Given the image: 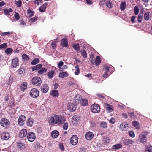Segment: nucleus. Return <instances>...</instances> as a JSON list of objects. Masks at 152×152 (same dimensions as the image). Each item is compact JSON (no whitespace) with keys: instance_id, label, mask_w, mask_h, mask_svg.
Listing matches in <instances>:
<instances>
[{"instance_id":"obj_1","label":"nucleus","mask_w":152,"mask_h":152,"mask_svg":"<svg viewBox=\"0 0 152 152\" xmlns=\"http://www.w3.org/2000/svg\"><path fill=\"white\" fill-rule=\"evenodd\" d=\"M65 121V118L64 117L55 115H52L49 119V123L51 125L57 123L58 124H61Z\"/></svg>"},{"instance_id":"obj_2","label":"nucleus","mask_w":152,"mask_h":152,"mask_svg":"<svg viewBox=\"0 0 152 152\" xmlns=\"http://www.w3.org/2000/svg\"><path fill=\"white\" fill-rule=\"evenodd\" d=\"M91 109L92 112L95 113H99L100 110V107L97 104H94L91 106Z\"/></svg>"},{"instance_id":"obj_3","label":"nucleus","mask_w":152,"mask_h":152,"mask_svg":"<svg viewBox=\"0 0 152 152\" xmlns=\"http://www.w3.org/2000/svg\"><path fill=\"white\" fill-rule=\"evenodd\" d=\"M30 96L32 97L35 98L39 95V92L38 90L35 88H33L30 92Z\"/></svg>"},{"instance_id":"obj_4","label":"nucleus","mask_w":152,"mask_h":152,"mask_svg":"<svg viewBox=\"0 0 152 152\" xmlns=\"http://www.w3.org/2000/svg\"><path fill=\"white\" fill-rule=\"evenodd\" d=\"M32 83L33 85L39 86L42 83V80L40 78L38 77H35L32 80Z\"/></svg>"},{"instance_id":"obj_5","label":"nucleus","mask_w":152,"mask_h":152,"mask_svg":"<svg viewBox=\"0 0 152 152\" xmlns=\"http://www.w3.org/2000/svg\"><path fill=\"white\" fill-rule=\"evenodd\" d=\"M146 135H144L142 133V134H140L139 135L138 140L141 142L145 143L146 141V136L148 133V132H146Z\"/></svg>"},{"instance_id":"obj_6","label":"nucleus","mask_w":152,"mask_h":152,"mask_svg":"<svg viewBox=\"0 0 152 152\" xmlns=\"http://www.w3.org/2000/svg\"><path fill=\"white\" fill-rule=\"evenodd\" d=\"M27 137L29 141L31 142H33L36 138L35 134L32 132H29L28 134Z\"/></svg>"},{"instance_id":"obj_7","label":"nucleus","mask_w":152,"mask_h":152,"mask_svg":"<svg viewBox=\"0 0 152 152\" xmlns=\"http://www.w3.org/2000/svg\"><path fill=\"white\" fill-rule=\"evenodd\" d=\"M10 124V122L7 119L3 118L1 120L0 124L3 127H6L9 125Z\"/></svg>"},{"instance_id":"obj_8","label":"nucleus","mask_w":152,"mask_h":152,"mask_svg":"<svg viewBox=\"0 0 152 152\" xmlns=\"http://www.w3.org/2000/svg\"><path fill=\"white\" fill-rule=\"evenodd\" d=\"M78 138L76 135L72 136L71 138L70 142L73 145H76L78 142Z\"/></svg>"},{"instance_id":"obj_9","label":"nucleus","mask_w":152,"mask_h":152,"mask_svg":"<svg viewBox=\"0 0 152 152\" xmlns=\"http://www.w3.org/2000/svg\"><path fill=\"white\" fill-rule=\"evenodd\" d=\"M26 120V117L24 115L20 116L18 120V124L20 126L23 125L24 124V122Z\"/></svg>"},{"instance_id":"obj_10","label":"nucleus","mask_w":152,"mask_h":152,"mask_svg":"<svg viewBox=\"0 0 152 152\" xmlns=\"http://www.w3.org/2000/svg\"><path fill=\"white\" fill-rule=\"evenodd\" d=\"M19 64V60L18 58H15L12 60L11 65L14 68H16Z\"/></svg>"},{"instance_id":"obj_11","label":"nucleus","mask_w":152,"mask_h":152,"mask_svg":"<svg viewBox=\"0 0 152 152\" xmlns=\"http://www.w3.org/2000/svg\"><path fill=\"white\" fill-rule=\"evenodd\" d=\"M77 107L76 104L70 103L68 106V110L71 112H74L76 110Z\"/></svg>"},{"instance_id":"obj_12","label":"nucleus","mask_w":152,"mask_h":152,"mask_svg":"<svg viewBox=\"0 0 152 152\" xmlns=\"http://www.w3.org/2000/svg\"><path fill=\"white\" fill-rule=\"evenodd\" d=\"M103 70L104 71V72L103 75V77L106 78L109 76V74L108 73L109 70V68L107 65H105L104 66Z\"/></svg>"},{"instance_id":"obj_13","label":"nucleus","mask_w":152,"mask_h":152,"mask_svg":"<svg viewBox=\"0 0 152 152\" xmlns=\"http://www.w3.org/2000/svg\"><path fill=\"white\" fill-rule=\"evenodd\" d=\"M120 128L122 131H126L128 128V124L126 123H122L120 124Z\"/></svg>"},{"instance_id":"obj_14","label":"nucleus","mask_w":152,"mask_h":152,"mask_svg":"<svg viewBox=\"0 0 152 152\" xmlns=\"http://www.w3.org/2000/svg\"><path fill=\"white\" fill-rule=\"evenodd\" d=\"M94 137L93 133L91 132H87L85 135L86 138L88 140H91Z\"/></svg>"},{"instance_id":"obj_15","label":"nucleus","mask_w":152,"mask_h":152,"mask_svg":"<svg viewBox=\"0 0 152 152\" xmlns=\"http://www.w3.org/2000/svg\"><path fill=\"white\" fill-rule=\"evenodd\" d=\"M27 134V130L26 129H23L21 130L20 132L19 136L20 138H22L26 136Z\"/></svg>"},{"instance_id":"obj_16","label":"nucleus","mask_w":152,"mask_h":152,"mask_svg":"<svg viewBox=\"0 0 152 152\" xmlns=\"http://www.w3.org/2000/svg\"><path fill=\"white\" fill-rule=\"evenodd\" d=\"M50 94L53 97L55 98L59 96V93L58 91L57 90H52L51 91Z\"/></svg>"},{"instance_id":"obj_17","label":"nucleus","mask_w":152,"mask_h":152,"mask_svg":"<svg viewBox=\"0 0 152 152\" xmlns=\"http://www.w3.org/2000/svg\"><path fill=\"white\" fill-rule=\"evenodd\" d=\"M82 99L81 95H77L75 96L74 99V101L76 103H80Z\"/></svg>"},{"instance_id":"obj_18","label":"nucleus","mask_w":152,"mask_h":152,"mask_svg":"<svg viewBox=\"0 0 152 152\" xmlns=\"http://www.w3.org/2000/svg\"><path fill=\"white\" fill-rule=\"evenodd\" d=\"M10 135L9 133L8 132H4L1 134V137L2 139L7 140L9 138Z\"/></svg>"},{"instance_id":"obj_19","label":"nucleus","mask_w":152,"mask_h":152,"mask_svg":"<svg viewBox=\"0 0 152 152\" xmlns=\"http://www.w3.org/2000/svg\"><path fill=\"white\" fill-rule=\"evenodd\" d=\"M123 141L125 144L129 145H132L134 142V141L128 139H125Z\"/></svg>"},{"instance_id":"obj_20","label":"nucleus","mask_w":152,"mask_h":152,"mask_svg":"<svg viewBox=\"0 0 152 152\" xmlns=\"http://www.w3.org/2000/svg\"><path fill=\"white\" fill-rule=\"evenodd\" d=\"M104 106L106 107V109L107 112L110 113L113 110L112 108V106L111 105L107 103H105Z\"/></svg>"},{"instance_id":"obj_21","label":"nucleus","mask_w":152,"mask_h":152,"mask_svg":"<svg viewBox=\"0 0 152 152\" xmlns=\"http://www.w3.org/2000/svg\"><path fill=\"white\" fill-rule=\"evenodd\" d=\"M41 90L43 92L45 93L48 91V87L47 85L43 84L41 86Z\"/></svg>"},{"instance_id":"obj_22","label":"nucleus","mask_w":152,"mask_h":152,"mask_svg":"<svg viewBox=\"0 0 152 152\" xmlns=\"http://www.w3.org/2000/svg\"><path fill=\"white\" fill-rule=\"evenodd\" d=\"M61 44L64 47H66L68 45L67 41L66 38H64L61 41Z\"/></svg>"},{"instance_id":"obj_23","label":"nucleus","mask_w":152,"mask_h":152,"mask_svg":"<svg viewBox=\"0 0 152 152\" xmlns=\"http://www.w3.org/2000/svg\"><path fill=\"white\" fill-rule=\"evenodd\" d=\"M33 123L34 121L33 118H30L28 119L26 122V124L28 126L31 127L32 126Z\"/></svg>"},{"instance_id":"obj_24","label":"nucleus","mask_w":152,"mask_h":152,"mask_svg":"<svg viewBox=\"0 0 152 152\" xmlns=\"http://www.w3.org/2000/svg\"><path fill=\"white\" fill-rule=\"evenodd\" d=\"M59 132L57 130H54L52 131L51 133V136L52 137L55 138L58 137L59 135Z\"/></svg>"},{"instance_id":"obj_25","label":"nucleus","mask_w":152,"mask_h":152,"mask_svg":"<svg viewBox=\"0 0 152 152\" xmlns=\"http://www.w3.org/2000/svg\"><path fill=\"white\" fill-rule=\"evenodd\" d=\"M150 18V12H145L144 15V19L146 21H148L149 20Z\"/></svg>"},{"instance_id":"obj_26","label":"nucleus","mask_w":152,"mask_h":152,"mask_svg":"<svg viewBox=\"0 0 152 152\" xmlns=\"http://www.w3.org/2000/svg\"><path fill=\"white\" fill-rule=\"evenodd\" d=\"M122 147V145L121 144H117L113 145L112 147V150L114 151L118 150Z\"/></svg>"},{"instance_id":"obj_27","label":"nucleus","mask_w":152,"mask_h":152,"mask_svg":"<svg viewBox=\"0 0 152 152\" xmlns=\"http://www.w3.org/2000/svg\"><path fill=\"white\" fill-rule=\"evenodd\" d=\"M42 66V65L41 64H39L33 67L32 69L33 71L37 70L40 69Z\"/></svg>"},{"instance_id":"obj_28","label":"nucleus","mask_w":152,"mask_h":152,"mask_svg":"<svg viewBox=\"0 0 152 152\" xmlns=\"http://www.w3.org/2000/svg\"><path fill=\"white\" fill-rule=\"evenodd\" d=\"M88 103V100L86 99H82L80 102L82 105L83 106H85L87 105Z\"/></svg>"},{"instance_id":"obj_29","label":"nucleus","mask_w":152,"mask_h":152,"mask_svg":"<svg viewBox=\"0 0 152 152\" xmlns=\"http://www.w3.org/2000/svg\"><path fill=\"white\" fill-rule=\"evenodd\" d=\"M68 75V73L66 72H63L59 73V76L62 78H64L67 77Z\"/></svg>"},{"instance_id":"obj_30","label":"nucleus","mask_w":152,"mask_h":152,"mask_svg":"<svg viewBox=\"0 0 152 152\" xmlns=\"http://www.w3.org/2000/svg\"><path fill=\"white\" fill-rule=\"evenodd\" d=\"M101 61L100 58L99 56H97L95 60V64L96 66H99Z\"/></svg>"},{"instance_id":"obj_31","label":"nucleus","mask_w":152,"mask_h":152,"mask_svg":"<svg viewBox=\"0 0 152 152\" xmlns=\"http://www.w3.org/2000/svg\"><path fill=\"white\" fill-rule=\"evenodd\" d=\"M78 119L77 117L76 116H74L73 117L72 119V122L74 124H76L77 123L78 121L77 119Z\"/></svg>"},{"instance_id":"obj_32","label":"nucleus","mask_w":152,"mask_h":152,"mask_svg":"<svg viewBox=\"0 0 152 152\" xmlns=\"http://www.w3.org/2000/svg\"><path fill=\"white\" fill-rule=\"evenodd\" d=\"M34 12L30 9L28 10H27V15L28 17H31L33 16L34 14Z\"/></svg>"},{"instance_id":"obj_33","label":"nucleus","mask_w":152,"mask_h":152,"mask_svg":"<svg viewBox=\"0 0 152 152\" xmlns=\"http://www.w3.org/2000/svg\"><path fill=\"white\" fill-rule=\"evenodd\" d=\"M47 71V69L45 68H42L38 71V73L40 74H44Z\"/></svg>"},{"instance_id":"obj_34","label":"nucleus","mask_w":152,"mask_h":152,"mask_svg":"<svg viewBox=\"0 0 152 152\" xmlns=\"http://www.w3.org/2000/svg\"><path fill=\"white\" fill-rule=\"evenodd\" d=\"M139 125V123L136 121H133L132 122V125L136 127V129H140Z\"/></svg>"},{"instance_id":"obj_35","label":"nucleus","mask_w":152,"mask_h":152,"mask_svg":"<svg viewBox=\"0 0 152 152\" xmlns=\"http://www.w3.org/2000/svg\"><path fill=\"white\" fill-rule=\"evenodd\" d=\"M126 3L124 2H122L120 6V9L121 10H124L125 9Z\"/></svg>"},{"instance_id":"obj_36","label":"nucleus","mask_w":152,"mask_h":152,"mask_svg":"<svg viewBox=\"0 0 152 152\" xmlns=\"http://www.w3.org/2000/svg\"><path fill=\"white\" fill-rule=\"evenodd\" d=\"M27 83L26 82H24L21 84V89L22 90H24L26 88Z\"/></svg>"},{"instance_id":"obj_37","label":"nucleus","mask_w":152,"mask_h":152,"mask_svg":"<svg viewBox=\"0 0 152 152\" xmlns=\"http://www.w3.org/2000/svg\"><path fill=\"white\" fill-rule=\"evenodd\" d=\"M106 6L109 8H111L113 7V4L110 1H107L106 3Z\"/></svg>"},{"instance_id":"obj_38","label":"nucleus","mask_w":152,"mask_h":152,"mask_svg":"<svg viewBox=\"0 0 152 152\" xmlns=\"http://www.w3.org/2000/svg\"><path fill=\"white\" fill-rule=\"evenodd\" d=\"M39 62V60L37 58H35L31 62V64L32 65H34Z\"/></svg>"},{"instance_id":"obj_39","label":"nucleus","mask_w":152,"mask_h":152,"mask_svg":"<svg viewBox=\"0 0 152 152\" xmlns=\"http://www.w3.org/2000/svg\"><path fill=\"white\" fill-rule=\"evenodd\" d=\"M73 47L74 49L77 51L80 50L79 44H78L73 45Z\"/></svg>"},{"instance_id":"obj_40","label":"nucleus","mask_w":152,"mask_h":152,"mask_svg":"<svg viewBox=\"0 0 152 152\" xmlns=\"http://www.w3.org/2000/svg\"><path fill=\"white\" fill-rule=\"evenodd\" d=\"M25 72V70L23 68H20L18 71V73L20 75H22L24 74Z\"/></svg>"},{"instance_id":"obj_41","label":"nucleus","mask_w":152,"mask_h":152,"mask_svg":"<svg viewBox=\"0 0 152 152\" xmlns=\"http://www.w3.org/2000/svg\"><path fill=\"white\" fill-rule=\"evenodd\" d=\"M4 11L6 14L8 15H9L10 12H11L12 11V10L11 8L4 9Z\"/></svg>"},{"instance_id":"obj_42","label":"nucleus","mask_w":152,"mask_h":152,"mask_svg":"<svg viewBox=\"0 0 152 152\" xmlns=\"http://www.w3.org/2000/svg\"><path fill=\"white\" fill-rule=\"evenodd\" d=\"M81 52L83 57L84 58H86L87 57V55L86 51L84 50H81Z\"/></svg>"},{"instance_id":"obj_43","label":"nucleus","mask_w":152,"mask_h":152,"mask_svg":"<svg viewBox=\"0 0 152 152\" xmlns=\"http://www.w3.org/2000/svg\"><path fill=\"white\" fill-rule=\"evenodd\" d=\"M139 8L137 6H135L134 8V12L135 15H137L139 13Z\"/></svg>"},{"instance_id":"obj_44","label":"nucleus","mask_w":152,"mask_h":152,"mask_svg":"<svg viewBox=\"0 0 152 152\" xmlns=\"http://www.w3.org/2000/svg\"><path fill=\"white\" fill-rule=\"evenodd\" d=\"M75 74L76 75H78L79 73L80 70L78 66H75Z\"/></svg>"},{"instance_id":"obj_45","label":"nucleus","mask_w":152,"mask_h":152,"mask_svg":"<svg viewBox=\"0 0 152 152\" xmlns=\"http://www.w3.org/2000/svg\"><path fill=\"white\" fill-rule=\"evenodd\" d=\"M142 15H141L140 14H139L138 15V16L137 17V21L138 22H141L142 21Z\"/></svg>"},{"instance_id":"obj_46","label":"nucleus","mask_w":152,"mask_h":152,"mask_svg":"<svg viewBox=\"0 0 152 152\" xmlns=\"http://www.w3.org/2000/svg\"><path fill=\"white\" fill-rule=\"evenodd\" d=\"M7 47V43H4L0 45V49H5Z\"/></svg>"},{"instance_id":"obj_47","label":"nucleus","mask_w":152,"mask_h":152,"mask_svg":"<svg viewBox=\"0 0 152 152\" xmlns=\"http://www.w3.org/2000/svg\"><path fill=\"white\" fill-rule=\"evenodd\" d=\"M12 49L10 48H7L5 50L6 53L7 54H9L11 53L12 52Z\"/></svg>"},{"instance_id":"obj_48","label":"nucleus","mask_w":152,"mask_h":152,"mask_svg":"<svg viewBox=\"0 0 152 152\" xmlns=\"http://www.w3.org/2000/svg\"><path fill=\"white\" fill-rule=\"evenodd\" d=\"M53 75L54 72L53 71H51L48 73V75L49 78H51L53 77Z\"/></svg>"},{"instance_id":"obj_49","label":"nucleus","mask_w":152,"mask_h":152,"mask_svg":"<svg viewBox=\"0 0 152 152\" xmlns=\"http://www.w3.org/2000/svg\"><path fill=\"white\" fill-rule=\"evenodd\" d=\"M107 124L105 122H102L100 124V126L104 128H106L107 127Z\"/></svg>"},{"instance_id":"obj_50","label":"nucleus","mask_w":152,"mask_h":152,"mask_svg":"<svg viewBox=\"0 0 152 152\" xmlns=\"http://www.w3.org/2000/svg\"><path fill=\"white\" fill-rule=\"evenodd\" d=\"M146 152H152V146L146 147L145 148Z\"/></svg>"},{"instance_id":"obj_51","label":"nucleus","mask_w":152,"mask_h":152,"mask_svg":"<svg viewBox=\"0 0 152 152\" xmlns=\"http://www.w3.org/2000/svg\"><path fill=\"white\" fill-rule=\"evenodd\" d=\"M12 34V32H7L2 33V35L4 36V35H8L9 36Z\"/></svg>"},{"instance_id":"obj_52","label":"nucleus","mask_w":152,"mask_h":152,"mask_svg":"<svg viewBox=\"0 0 152 152\" xmlns=\"http://www.w3.org/2000/svg\"><path fill=\"white\" fill-rule=\"evenodd\" d=\"M15 3L18 7H21L22 2L20 0H19L18 1H16Z\"/></svg>"},{"instance_id":"obj_53","label":"nucleus","mask_w":152,"mask_h":152,"mask_svg":"<svg viewBox=\"0 0 152 152\" xmlns=\"http://www.w3.org/2000/svg\"><path fill=\"white\" fill-rule=\"evenodd\" d=\"M129 136L132 138L134 137L135 136V134L132 131H130L129 132Z\"/></svg>"},{"instance_id":"obj_54","label":"nucleus","mask_w":152,"mask_h":152,"mask_svg":"<svg viewBox=\"0 0 152 152\" xmlns=\"http://www.w3.org/2000/svg\"><path fill=\"white\" fill-rule=\"evenodd\" d=\"M56 41H54L52 42L51 44L52 47V48L54 49L56 48Z\"/></svg>"},{"instance_id":"obj_55","label":"nucleus","mask_w":152,"mask_h":152,"mask_svg":"<svg viewBox=\"0 0 152 152\" xmlns=\"http://www.w3.org/2000/svg\"><path fill=\"white\" fill-rule=\"evenodd\" d=\"M22 57L24 60H27L29 59L28 56L27 55L24 54L22 55Z\"/></svg>"},{"instance_id":"obj_56","label":"nucleus","mask_w":152,"mask_h":152,"mask_svg":"<svg viewBox=\"0 0 152 152\" xmlns=\"http://www.w3.org/2000/svg\"><path fill=\"white\" fill-rule=\"evenodd\" d=\"M46 8L44 7L43 5H42L39 8V10L41 12H43L45 10Z\"/></svg>"},{"instance_id":"obj_57","label":"nucleus","mask_w":152,"mask_h":152,"mask_svg":"<svg viewBox=\"0 0 152 152\" xmlns=\"http://www.w3.org/2000/svg\"><path fill=\"white\" fill-rule=\"evenodd\" d=\"M14 16L16 20H18L20 19V16L18 13L15 12V14Z\"/></svg>"},{"instance_id":"obj_58","label":"nucleus","mask_w":152,"mask_h":152,"mask_svg":"<svg viewBox=\"0 0 152 152\" xmlns=\"http://www.w3.org/2000/svg\"><path fill=\"white\" fill-rule=\"evenodd\" d=\"M68 124L67 123H65L63 125V128L64 130H66L68 127Z\"/></svg>"},{"instance_id":"obj_59","label":"nucleus","mask_w":152,"mask_h":152,"mask_svg":"<svg viewBox=\"0 0 152 152\" xmlns=\"http://www.w3.org/2000/svg\"><path fill=\"white\" fill-rule=\"evenodd\" d=\"M136 18V16L134 15L132 16L131 17V21L133 23H134L135 22V19Z\"/></svg>"},{"instance_id":"obj_60","label":"nucleus","mask_w":152,"mask_h":152,"mask_svg":"<svg viewBox=\"0 0 152 152\" xmlns=\"http://www.w3.org/2000/svg\"><path fill=\"white\" fill-rule=\"evenodd\" d=\"M14 104V102L13 100L11 99V101H10V102L9 103L8 105L9 106H12Z\"/></svg>"},{"instance_id":"obj_61","label":"nucleus","mask_w":152,"mask_h":152,"mask_svg":"<svg viewBox=\"0 0 152 152\" xmlns=\"http://www.w3.org/2000/svg\"><path fill=\"white\" fill-rule=\"evenodd\" d=\"M59 148L61 149V150L62 151H63L64 150V147L63 144H59Z\"/></svg>"},{"instance_id":"obj_62","label":"nucleus","mask_w":152,"mask_h":152,"mask_svg":"<svg viewBox=\"0 0 152 152\" xmlns=\"http://www.w3.org/2000/svg\"><path fill=\"white\" fill-rule=\"evenodd\" d=\"M115 119L113 118H112L110 120V122L112 124H114L115 123Z\"/></svg>"},{"instance_id":"obj_63","label":"nucleus","mask_w":152,"mask_h":152,"mask_svg":"<svg viewBox=\"0 0 152 152\" xmlns=\"http://www.w3.org/2000/svg\"><path fill=\"white\" fill-rule=\"evenodd\" d=\"M37 18L36 17H34L33 18H32L31 19V21L32 22H34L36 21L37 20Z\"/></svg>"},{"instance_id":"obj_64","label":"nucleus","mask_w":152,"mask_h":152,"mask_svg":"<svg viewBox=\"0 0 152 152\" xmlns=\"http://www.w3.org/2000/svg\"><path fill=\"white\" fill-rule=\"evenodd\" d=\"M80 152H86V149L84 148H82L80 149Z\"/></svg>"}]
</instances>
